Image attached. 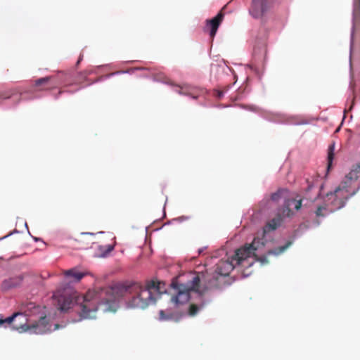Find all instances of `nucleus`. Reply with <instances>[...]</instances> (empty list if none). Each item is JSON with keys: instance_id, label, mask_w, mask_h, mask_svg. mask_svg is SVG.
<instances>
[{"instance_id": "7", "label": "nucleus", "mask_w": 360, "mask_h": 360, "mask_svg": "<svg viewBox=\"0 0 360 360\" xmlns=\"http://www.w3.org/2000/svg\"><path fill=\"white\" fill-rule=\"evenodd\" d=\"M270 6L268 0H252L250 8V13L255 18L262 17Z\"/></svg>"}, {"instance_id": "8", "label": "nucleus", "mask_w": 360, "mask_h": 360, "mask_svg": "<svg viewBox=\"0 0 360 360\" xmlns=\"http://www.w3.org/2000/svg\"><path fill=\"white\" fill-rule=\"evenodd\" d=\"M356 12V10L354 12V21L350 41L351 54L356 49L360 50V25L357 20Z\"/></svg>"}, {"instance_id": "4", "label": "nucleus", "mask_w": 360, "mask_h": 360, "mask_svg": "<svg viewBox=\"0 0 360 360\" xmlns=\"http://www.w3.org/2000/svg\"><path fill=\"white\" fill-rule=\"evenodd\" d=\"M358 179V176L351 175L350 171L334 193L327 195L334 209L338 210L344 207L346 201L358 192L360 188Z\"/></svg>"}, {"instance_id": "17", "label": "nucleus", "mask_w": 360, "mask_h": 360, "mask_svg": "<svg viewBox=\"0 0 360 360\" xmlns=\"http://www.w3.org/2000/svg\"><path fill=\"white\" fill-rule=\"evenodd\" d=\"M287 193L288 191L286 189H278L276 192L271 194V199L273 201L278 202L280 199L284 198Z\"/></svg>"}, {"instance_id": "27", "label": "nucleus", "mask_w": 360, "mask_h": 360, "mask_svg": "<svg viewBox=\"0 0 360 360\" xmlns=\"http://www.w3.org/2000/svg\"><path fill=\"white\" fill-rule=\"evenodd\" d=\"M58 328V324H56V328Z\"/></svg>"}, {"instance_id": "16", "label": "nucleus", "mask_w": 360, "mask_h": 360, "mask_svg": "<svg viewBox=\"0 0 360 360\" xmlns=\"http://www.w3.org/2000/svg\"><path fill=\"white\" fill-rule=\"evenodd\" d=\"M292 244V242L288 241L285 245L278 247L277 248H275L274 250H270L267 252V255H279L284 252L287 248H288Z\"/></svg>"}, {"instance_id": "25", "label": "nucleus", "mask_w": 360, "mask_h": 360, "mask_svg": "<svg viewBox=\"0 0 360 360\" xmlns=\"http://www.w3.org/2000/svg\"><path fill=\"white\" fill-rule=\"evenodd\" d=\"M82 60V56H80L77 63L79 64Z\"/></svg>"}, {"instance_id": "24", "label": "nucleus", "mask_w": 360, "mask_h": 360, "mask_svg": "<svg viewBox=\"0 0 360 360\" xmlns=\"http://www.w3.org/2000/svg\"><path fill=\"white\" fill-rule=\"evenodd\" d=\"M112 250V247H111V246H108V250H107V251H106V252H110Z\"/></svg>"}, {"instance_id": "11", "label": "nucleus", "mask_w": 360, "mask_h": 360, "mask_svg": "<svg viewBox=\"0 0 360 360\" xmlns=\"http://www.w3.org/2000/svg\"><path fill=\"white\" fill-rule=\"evenodd\" d=\"M224 16V13L221 11H220L212 19L207 20V25L210 27V34L212 38H213L215 36L217 31L219 28V26L223 20Z\"/></svg>"}, {"instance_id": "26", "label": "nucleus", "mask_w": 360, "mask_h": 360, "mask_svg": "<svg viewBox=\"0 0 360 360\" xmlns=\"http://www.w3.org/2000/svg\"><path fill=\"white\" fill-rule=\"evenodd\" d=\"M179 94H186V93L185 91H184L183 90L179 91Z\"/></svg>"}, {"instance_id": "19", "label": "nucleus", "mask_w": 360, "mask_h": 360, "mask_svg": "<svg viewBox=\"0 0 360 360\" xmlns=\"http://www.w3.org/2000/svg\"><path fill=\"white\" fill-rule=\"evenodd\" d=\"M199 309H200V307L198 305H196L195 304H192L190 305L189 310H188V314L190 316H195L198 313Z\"/></svg>"}, {"instance_id": "23", "label": "nucleus", "mask_w": 360, "mask_h": 360, "mask_svg": "<svg viewBox=\"0 0 360 360\" xmlns=\"http://www.w3.org/2000/svg\"><path fill=\"white\" fill-rule=\"evenodd\" d=\"M215 95L218 98H221L224 96V91L217 90Z\"/></svg>"}, {"instance_id": "22", "label": "nucleus", "mask_w": 360, "mask_h": 360, "mask_svg": "<svg viewBox=\"0 0 360 360\" xmlns=\"http://www.w3.org/2000/svg\"><path fill=\"white\" fill-rule=\"evenodd\" d=\"M11 95L6 92H0V99H6L10 98Z\"/></svg>"}, {"instance_id": "21", "label": "nucleus", "mask_w": 360, "mask_h": 360, "mask_svg": "<svg viewBox=\"0 0 360 360\" xmlns=\"http://www.w3.org/2000/svg\"><path fill=\"white\" fill-rule=\"evenodd\" d=\"M323 211H326V208L325 207L320 206L317 208L316 211V214L317 217H323L326 215L325 213L323 212Z\"/></svg>"}, {"instance_id": "6", "label": "nucleus", "mask_w": 360, "mask_h": 360, "mask_svg": "<svg viewBox=\"0 0 360 360\" xmlns=\"http://www.w3.org/2000/svg\"><path fill=\"white\" fill-rule=\"evenodd\" d=\"M283 223V218L281 215V213H277V214L276 215L275 217H274L273 219H270L269 221H268L266 222V224H265V226H264L263 228V231H262V238H259V237H255L254 238V240L255 238H257L259 239L261 242H263L264 243V245H265V241L264 240V238L265 236V235L269 232H271V231H274L275 230H276L278 227H280L281 226ZM264 248V246H263L262 248H259L257 252H258L259 250H262L263 248ZM258 255V253H257Z\"/></svg>"}, {"instance_id": "5", "label": "nucleus", "mask_w": 360, "mask_h": 360, "mask_svg": "<svg viewBox=\"0 0 360 360\" xmlns=\"http://www.w3.org/2000/svg\"><path fill=\"white\" fill-rule=\"evenodd\" d=\"M199 274H193L186 283H181L177 278H174L171 283V288L174 290V295L171 301L176 305L184 304L190 299V292L195 291L200 292Z\"/></svg>"}, {"instance_id": "3", "label": "nucleus", "mask_w": 360, "mask_h": 360, "mask_svg": "<svg viewBox=\"0 0 360 360\" xmlns=\"http://www.w3.org/2000/svg\"><path fill=\"white\" fill-rule=\"evenodd\" d=\"M40 306L29 303L25 313L18 312L6 319L0 318V326L4 323L11 325L14 330L20 333L30 331L35 334H43L50 330L51 326L45 314L39 316L37 321H29L28 316L36 314Z\"/></svg>"}, {"instance_id": "9", "label": "nucleus", "mask_w": 360, "mask_h": 360, "mask_svg": "<svg viewBox=\"0 0 360 360\" xmlns=\"http://www.w3.org/2000/svg\"><path fill=\"white\" fill-rule=\"evenodd\" d=\"M294 205L296 210H299L302 207V200L285 199L283 206L278 210V213H281L283 219L285 217H292L294 215L293 211L290 209V206Z\"/></svg>"}, {"instance_id": "10", "label": "nucleus", "mask_w": 360, "mask_h": 360, "mask_svg": "<svg viewBox=\"0 0 360 360\" xmlns=\"http://www.w3.org/2000/svg\"><path fill=\"white\" fill-rule=\"evenodd\" d=\"M253 58L255 61L262 63L266 55V44L264 39H259L256 41L253 47Z\"/></svg>"}, {"instance_id": "12", "label": "nucleus", "mask_w": 360, "mask_h": 360, "mask_svg": "<svg viewBox=\"0 0 360 360\" xmlns=\"http://www.w3.org/2000/svg\"><path fill=\"white\" fill-rule=\"evenodd\" d=\"M181 315L177 312H173L170 310H160L159 311V319L160 321H179Z\"/></svg>"}, {"instance_id": "18", "label": "nucleus", "mask_w": 360, "mask_h": 360, "mask_svg": "<svg viewBox=\"0 0 360 360\" xmlns=\"http://www.w3.org/2000/svg\"><path fill=\"white\" fill-rule=\"evenodd\" d=\"M334 145H331L329 146L328 152V169H330L332 165V162L334 158Z\"/></svg>"}, {"instance_id": "2", "label": "nucleus", "mask_w": 360, "mask_h": 360, "mask_svg": "<svg viewBox=\"0 0 360 360\" xmlns=\"http://www.w3.org/2000/svg\"><path fill=\"white\" fill-rule=\"evenodd\" d=\"M264 246V243L255 238L250 244L244 245L236 251L231 261L221 260L216 265L215 273L217 275L226 276L234 269L235 265L250 266L255 261L262 264H267L268 259L266 255L259 256L257 251Z\"/></svg>"}, {"instance_id": "1", "label": "nucleus", "mask_w": 360, "mask_h": 360, "mask_svg": "<svg viewBox=\"0 0 360 360\" xmlns=\"http://www.w3.org/2000/svg\"><path fill=\"white\" fill-rule=\"evenodd\" d=\"M161 284L154 280L146 281L144 283L127 282L89 290L83 296L66 291L63 293L56 292L53 298L57 302V307L60 311H67L76 302L82 318L94 319L100 307L105 306L104 311L111 310L112 304L122 297L127 299L128 308L146 309L154 304L162 292Z\"/></svg>"}, {"instance_id": "14", "label": "nucleus", "mask_w": 360, "mask_h": 360, "mask_svg": "<svg viewBox=\"0 0 360 360\" xmlns=\"http://www.w3.org/2000/svg\"><path fill=\"white\" fill-rule=\"evenodd\" d=\"M53 79V77H45L39 78L35 80L34 86L39 91L46 90L49 89V87H46V86L49 84V82H51Z\"/></svg>"}, {"instance_id": "15", "label": "nucleus", "mask_w": 360, "mask_h": 360, "mask_svg": "<svg viewBox=\"0 0 360 360\" xmlns=\"http://www.w3.org/2000/svg\"><path fill=\"white\" fill-rule=\"evenodd\" d=\"M65 275L71 277L75 281H79L85 275V273L79 272L76 269H71L65 271Z\"/></svg>"}, {"instance_id": "13", "label": "nucleus", "mask_w": 360, "mask_h": 360, "mask_svg": "<svg viewBox=\"0 0 360 360\" xmlns=\"http://www.w3.org/2000/svg\"><path fill=\"white\" fill-rule=\"evenodd\" d=\"M22 282V278L20 276L11 278L8 280H5L2 283V288L5 290L16 288L20 285Z\"/></svg>"}, {"instance_id": "20", "label": "nucleus", "mask_w": 360, "mask_h": 360, "mask_svg": "<svg viewBox=\"0 0 360 360\" xmlns=\"http://www.w3.org/2000/svg\"><path fill=\"white\" fill-rule=\"evenodd\" d=\"M351 175L354 176H358V178L360 177V163L352 169Z\"/></svg>"}]
</instances>
